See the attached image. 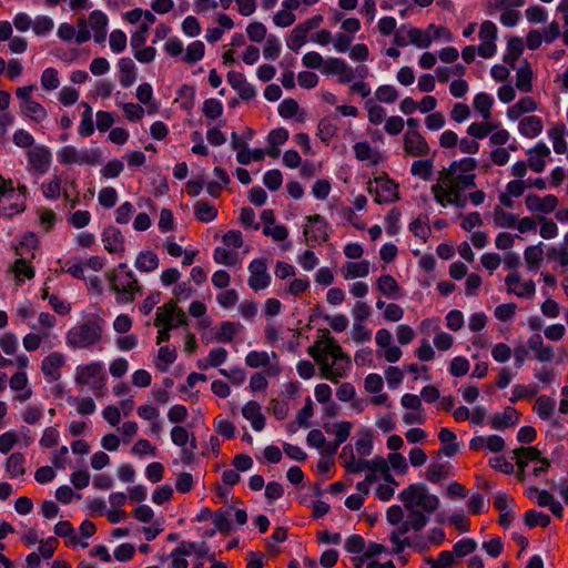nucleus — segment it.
<instances>
[{"label": "nucleus", "instance_id": "6e6d98bb", "mask_svg": "<svg viewBox=\"0 0 568 568\" xmlns=\"http://www.w3.org/2000/svg\"><path fill=\"white\" fill-rule=\"evenodd\" d=\"M176 359V352L174 348H170L169 346H162L159 349L158 358L155 362V366L159 371L165 372L169 366L173 364Z\"/></svg>", "mask_w": 568, "mask_h": 568}, {"label": "nucleus", "instance_id": "3c124183", "mask_svg": "<svg viewBox=\"0 0 568 568\" xmlns=\"http://www.w3.org/2000/svg\"><path fill=\"white\" fill-rule=\"evenodd\" d=\"M308 32L301 26L296 24L286 39V45L293 51H298L307 42Z\"/></svg>", "mask_w": 568, "mask_h": 568}, {"label": "nucleus", "instance_id": "37998d69", "mask_svg": "<svg viewBox=\"0 0 568 568\" xmlns=\"http://www.w3.org/2000/svg\"><path fill=\"white\" fill-rule=\"evenodd\" d=\"M307 353L320 366L321 376L325 379L333 377L328 366V358L322 352V345L315 343V345L308 347Z\"/></svg>", "mask_w": 568, "mask_h": 568}, {"label": "nucleus", "instance_id": "4468645a", "mask_svg": "<svg viewBox=\"0 0 568 568\" xmlns=\"http://www.w3.org/2000/svg\"><path fill=\"white\" fill-rule=\"evenodd\" d=\"M507 293L519 298L532 300L536 294V285L532 280L521 281L518 272H510L505 277Z\"/></svg>", "mask_w": 568, "mask_h": 568}, {"label": "nucleus", "instance_id": "7ed1b4c3", "mask_svg": "<svg viewBox=\"0 0 568 568\" xmlns=\"http://www.w3.org/2000/svg\"><path fill=\"white\" fill-rule=\"evenodd\" d=\"M104 321L91 317L72 326L65 334V343L72 348H89L102 339Z\"/></svg>", "mask_w": 568, "mask_h": 568}, {"label": "nucleus", "instance_id": "39448f33", "mask_svg": "<svg viewBox=\"0 0 568 568\" xmlns=\"http://www.w3.org/2000/svg\"><path fill=\"white\" fill-rule=\"evenodd\" d=\"M398 498L407 511H420L426 516L433 514L439 507V499L436 495L428 493L424 484H412L398 495Z\"/></svg>", "mask_w": 568, "mask_h": 568}, {"label": "nucleus", "instance_id": "473e14b6", "mask_svg": "<svg viewBox=\"0 0 568 568\" xmlns=\"http://www.w3.org/2000/svg\"><path fill=\"white\" fill-rule=\"evenodd\" d=\"M371 264L367 260L359 262H347L342 267V275L345 280H354L357 277H365L369 274Z\"/></svg>", "mask_w": 568, "mask_h": 568}, {"label": "nucleus", "instance_id": "49530a36", "mask_svg": "<svg viewBox=\"0 0 568 568\" xmlns=\"http://www.w3.org/2000/svg\"><path fill=\"white\" fill-rule=\"evenodd\" d=\"M434 161L433 160H417L410 165V174L419 178L423 181H429L433 178Z\"/></svg>", "mask_w": 568, "mask_h": 568}, {"label": "nucleus", "instance_id": "f03ea898", "mask_svg": "<svg viewBox=\"0 0 568 568\" xmlns=\"http://www.w3.org/2000/svg\"><path fill=\"white\" fill-rule=\"evenodd\" d=\"M428 516L422 511H408L406 519L395 525L389 535V540L394 545L393 554H400L406 547L422 550L426 548V542H422V537L410 539L406 536L410 530L418 532L428 524Z\"/></svg>", "mask_w": 568, "mask_h": 568}, {"label": "nucleus", "instance_id": "cd10ccee", "mask_svg": "<svg viewBox=\"0 0 568 568\" xmlns=\"http://www.w3.org/2000/svg\"><path fill=\"white\" fill-rule=\"evenodd\" d=\"M528 347L535 353V357L539 362H550L554 358V349L550 345L544 344L539 334L532 335L528 342Z\"/></svg>", "mask_w": 568, "mask_h": 568}, {"label": "nucleus", "instance_id": "f8f14e48", "mask_svg": "<svg viewBox=\"0 0 568 568\" xmlns=\"http://www.w3.org/2000/svg\"><path fill=\"white\" fill-rule=\"evenodd\" d=\"M277 355L275 352H272L271 354H268L267 352H264V351H252V352H248L245 356V364L251 367V368H260V367H264V372H266V374L270 376V377H275L277 375H280L281 373V366L277 362H271V358H276Z\"/></svg>", "mask_w": 568, "mask_h": 568}, {"label": "nucleus", "instance_id": "20e7f679", "mask_svg": "<svg viewBox=\"0 0 568 568\" xmlns=\"http://www.w3.org/2000/svg\"><path fill=\"white\" fill-rule=\"evenodd\" d=\"M317 344L322 345V352L328 358V366L334 377L327 378L332 383H338L339 379L347 376L352 367V362L348 355H346L338 342L329 334L325 332L323 338L317 341Z\"/></svg>", "mask_w": 568, "mask_h": 568}, {"label": "nucleus", "instance_id": "5701e85b", "mask_svg": "<svg viewBox=\"0 0 568 568\" xmlns=\"http://www.w3.org/2000/svg\"><path fill=\"white\" fill-rule=\"evenodd\" d=\"M432 194L438 204L443 207L447 205H456L457 207H464L466 205V197L463 195L464 191L442 192L439 185H432Z\"/></svg>", "mask_w": 568, "mask_h": 568}, {"label": "nucleus", "instance_id": "7c9ffc66", "mask_svg": "<svg viewBox=\"0 0 568 568\" xmlns=\"http://www.w3.org/2000/svg\"><path fill=\"white\" fill-rule=\"evenodd\" d=\"M229 353L223 347H215L210 351L209 355L197 361L199 369L205 371L210 367H219L227 359Z\"/></svg>", "mask_w": 568, "mask_h": 568}, {"label": "nucleus", "instance_id": "603ef678", "mask_svg": "<svg viewBox=\"0 0 568 568\" xmlns=\"http://www.w3.org/2000/svg\"><path fill=\"white\" fill-rule=\"evenodd\" d=\"M497 124L485 120L483 122H474L468 129L467 133L478 140L485 139L497 129Z\"/></svg>", "mask_w": 568, "mask_h": 568}, {"label": "nucleus", "instance_id": "6ab92c4d", "mask_svg": "<svg viewBox=\"0 0 568 568\" xmlns=\"http://www.w3.org/2000/svg\"><path fill=\"white\" fill-rule=\"evenodd\" d=\"M351 429V422H339L337 430L335 432V440L325 443L324 446L320 448L322 457L332 459V457L337 453L338 447L349 437Z\"/></svg>", "mask_w": 568, "mask_h": 568}, {"label": "nucleus", "instance_id": "aec40b11", "mask_svg": "<svg viewBox=\"0 0 568 568\" xmlns=\"http://www.w3.org/2000/svg\"><path fill=\"white\" fill-rule=\"evenodd\" d=\"M519 416L520 414L516 408L508 406L503 413H495L489 416L488 424L493 429L504 430L515 427L519 422Z\"/></svg>", "mask_w": 568, "mask_h": 568}, {"label": "nucleus", "instance_id": "9d476101", "mask_svg": "<svg viewBox=\"0 0 568 568\" xmlns=\"http://www.w3.org/2000/svg\"><path fill=\"white\" fill-rule=\"evenodd\" d=\"M24 210L22 196L14 193L13 181L0 175V216L11 217Z\"/></svg>", "mask_w": 568, "mask_h": 568}, {"label": "nucleus", "instance_id": "a211bd4d", "mask_svg": "<svg viewBox=\"0 0 568 568\" xmlns=\"http://www.w3.org/2000/svg\"><path fill=\"white\" fill-rule=\"evenodd\" d=\"M65 364V357L60 352H51L41 362V372L48 383H53L60 379L61 368Z\"/></svg>", "mask_w": 568, "mask_h": 568}, {"label": "nucleus", "instance_id": "58836bf2", "mask_svg": "<svg viewBox=\"0 0 568 568\" xmlns=\"http://www.w3.org/2000/svg\"><path fill=\"white\" fill-rule=\"evenodd\" d=\"M438 438L443 444L442 452L445 456L452 457L458 453L459 446L454 432L448 428H442L438 433Z\"/></svg>", "mask_w": 568, "mask_h": 568}, {"label": "nucleus", "instance_id": "8fccbe9b", "mask_svg": "<svg viewBox=\"0 0 568 568\" xmlns=\"http://www.w3.org/2000/svg\"><path fill=\"white\" fill-rule=\"evenodd\" d=\"M565 134L566 128L564 124H558L548 131V136L551 140L554 151L557 154H562L567 151Z\"/></svg>", "mask_w": 568, "mask_h": 568}, {"label": "nucleus", "instance_id": "0eeeda50", "mask_svg": "<svg viewBox=\"0 0 568 568\" xmlns=\"http://www.w3.org/2000/svg\"><path fill=\"white\" fill-rule=\"evenodd\" d=\"M74 382L81 386H90V389L95 396H102L106 385V375L103 364L101 362H91L85 365L77 366Z\"/></svg>", "mask_w": 568, "mask_h": 568}, {"label": "nucleus", "instance_id": "5fc2aeb1", "mask_svg": "<svg viewBox=\"0 0 568 568\" xmlns=\"http://www.w3.org/2000/svg\"><path fill=\"white\" fill-rule=\"evenodd\" d=\"M542 243L540 242L538 245H531L526 247L524 252V258L527 264L528 270L535 271L540 266L542 261Z\"/></svg>", "mask_w": 568, "mask_h": 568}, {"label": "nucleus", "instance_id": "e2e57ef3", "mask_svg": "<svg viewBox=\"0 0 568 568\" xmlns=\"http://www.w3.org/2000/svg\"><path fill=\"white\" fill-rule=\"evenodd\" d=\"M525 524L532 528V527H547L550 524V517L541 511L537 510H528L525 515Z\"/></svg>", "mask_w": 568, "mask_h": 568}, {"label": "nucleus", "instance_id": "a19ab883", "mask_svg": "<svg viewBox=\"0 0 568 568\" xmlns=\"http://www.w3.org/2000/svg\"><path fill=\"white\" fill-rule=\"evenodd\" d=\"M194 548L195 542L186 541H183L179 547L174 548L170 555L173 558L172 568H187L189 562L185 558H182V556H190Z\"/></svg>", "mask_w": 568, "mask_h": 568}, {"label": "nucleus", "instance_id": "412c9836", "mask_svg": "<svg viewBox=\"0 0 568 568\" xmlns=\"http://www.w3.org/2000/svg\"><path fill=\"white\" fill-rule=\"evenodd\" d=\"M526 207L530 212H541L545 214L551 213L558 205V200L555 195H546L540 197L536 194H528L525 199Z\"/></svg>", "mask_w": 568, "mask_h": 568}, {"label": "nucleus", "instance_id": "e433bc0d", "mask_svg": "<svg viewBox=\"0 0 568 568\" xmlns=\"http://www.w3.org/2000/svg\"><path fill=\"white\" fill-rule=\"evenodd\" d=\"M159 257L153 251H142L138 254L134 266L140 272L150 273L159 267Z\"/></svg>", "mask_w": 568, "mask_h": 568}, {"label": "nucleus", "instance_id": "a878e982", "mask_svg": "<svg viewBox=\"0 0 568 568\" xmlns=\"http://www.w3.org/2000/svg\"><path fill=\"white\" fill-rule=\"evenodd\" d=\"M242 415L251 423L254 430L261 432L265 427V417L261 413V406L257 402H247L242 408Z\"/></svg>", "mask_w": 568, "mask_h": 568}, {"label": "nucleus", "instance_id": "6e6552de", "mask_svg": "<svg viewBox=\"0 0 568 568\" xmlns=\"http://www.w3.org/2000/svg\"><path fill=\"white\" fill-rule=\"evenodd\" d=\"M110 290L116 293L119 304H129L134 301L135 294L141 292V286L132 271L121 273H108Z\"/></svg>", "mask_w": 568, "mask_h": 568}, {"label": "nucleus", "instance_id": "a18cd8bd", "mask_svg": "<svg viewBox=\"0 0 568 568\" xmlns=\"http://www.w3.org/2000/svg\"><path fill=\"white\" fill-rule=\"evenodd\" d=\"M240 327V323L231 321L222 322L214 333V338L220 343H229L237 334Z\"/></svg>", "mask_w": 568, "mask_h": 568}, {"label": "nucleus", "instance_id": "864d4df0", "mask_svg": "<svg viewBox=\"0 0 568 568\" xmlns=\"http://www.w3.org/2000/svg\"><path fill=\"white\" fill-rule=\"evenodd\" d=\"M473 104L475 110L481 114L484 120H489L491 118V106L494 104L491 95L480 92L475 95Z\"/></svg>", "mask_w": 568, "mask_h": 568}, {"label": "nucleus", "instance_id": "bf43d9fd", "mask_svg": "<svg viewBox=\"0 0 568 568\" xmlns=\"http://www.w3.org/2000/svg\"><path fill=\"white\" fill-rule=\"evenodd\" d=\"M344 548L349 554L362 556L366 550V541L362 536L354 534L345 540Z\"/></svg>", "mask_w": 568, "mask_h": 568}, {"label": "nucleus", "instance_id": "c9c22d12", "mask_svg": "<svg viewBox=\"0 0 568 568\" xmlns=\"http://www.w3.org/2000/svg\"><path fill=\"white\" fill-rule=\"evenodd\" d=\"M54 532L59 537L68 538L67 545H72V546L81 545V547H83V548L88 547V545H89L87 541H81L78 538V536L69 520L59 521L54 526Z\"/></svg>", "mask_w": 568, "mask_h": 568}, {"label": "nucleus", "instance_id": "4c0bfd02", "mask_svg": "<svg viewBox=\"0 0 568 568\" xmlns=\"http://www.w3.org/2000/svg\"><path fill=\"white\" fill-rule=\"evenodd\" d=\"M194 216L202 223H210L217 216V209L207 201L200 200L194 204Z\"/></svg>", "mask_w": 568, "mask_h": 568}, {"label": "nucleus", "instance_id": "338daca9", "mask_svg": "<svg viewBox=\"0 0 568 568\" xmlns=\"http://www.w3.org/2000/svg\"><path fill=\"white\" fill-rule=\"evenodd\" d=\"M54 28L53 20L48 16H38L33 20L32 30L37 36L50 33Z\"/></svg>", "mask_w": 568, "mask_h": 568}, {"label": "nucleus", "instance_id": "c03bdc74", "mask_svg": "<svg viewBox=\"0 0 568 568\" xmlns=\"http://www.w3.org/2000/svg\"><path fill=\"white\" fill-rule=\"evenodd\" d=\"M377 290L386 297L388 298H394L397 296V294L399 293L400 291V287L398 285V283L396 282V280L389 275V274H384V275H381L377 280Z\"/></svg>", "mask_w": 568, "mask_h": 568}, {"label": "nucleus", "instance_id": "680f3d73", "mask_svg": "<svg viewBox=\"0 0 568 568\" xmlns=\"http://www.w3.org/2000/svg\"><path fill=\"white\" fill-rule=\"evenodd\" d=\"M355 449L356 453L362 457L371 455L373 450V440L371 432H361L359 437L355 442Z\"/></svg>", "mask_w": 568, "mask_h": 568}, {"label": "nucleus", "instance_id": "f3484780", "mask_svg": "<svg viewBox=\"0 0 568 568\" xmlns=\"http://www.w3.org/2000/svg\"><path fill=\"white\" fill-rule=\"evenodd\" d=\"M404 151L414 158H423L429 154L430 148L418 130H407L404 135Z\"/></svg>", "mask_w": 568, "mask_h": 568}, {"label": "nucleus", "instance_id": "09e8293b", "mask_svg": "<svg viewBox=\"0 0 568 568\" xmlns=\"http://www.w3.org/2000/svg\"><path fill=\"white\" fill-rule=\"evenodd\" d=\"M555 407V399L542 395L536 399L534 410L541 419L547 420L552 416Z\"/></svg>", "mask_w": 568, "mask_h": 568}, {"label": "nucleus", "instance_id": "13d9d810", "mask_svg": "<svg viewBox=\"0 0 568 568\" xmlns=\"http://www.w3.org/2000/svg\"><path fill=\"white\" fill-rule=\"evenodd\" d=\"M204 51L205 47L202 41H193L187 45L183 60L189 64L196 63L204 57Z\"/></svg>", "mask_w": 568, "mask_h": 568}, {"label": "nucleus", "instance_id": "ddd939ff", "mask_svg": "<svg viewBox=\"0 0 568 568\" xmlns=\"http://www.w3.org/2000/svg\"><path fill=\"white\" fill-rule=\"evenodd\" d=\"M306 220L310 223V225H306L304 229L307 244L315 245L325 243L328 240V224L326 220L320 214L306 216Z\"/></svg>", "mask_w": 568, "mask_h": 568}, {"label": "nucleus", "instance_id": "f704fd0d", "mask_svg": "<svg viewBox=\"0 0 568 568\" xmlns=\"http://www.w3.org/2000/svg\"><path fill=\"white\" fill-rule=\"evenodd\" d=\"M79 106L83 109L78 129L79 135L82 138L91 136L94 133L93 110L91 105L84 101H82Z\"/></svg>", "mask_w": 568, "mask_h": 568}, {"label": "nucleus", "instance_id": "0e129e2a", "mask_svg": "<svg viewBox=\"0 0 568 568\" xmlns=\"http://www.w3.org/2000/svg\"><path fill=\"white\" fill-rule=\"evenodd\" d=\"M494 222L499 227L509 229L516 225L517 219L513 213L496 207L494 211Z\"/></svg>", "mask_w": 568, "mask_h": 568}, {"label": "nucleus", "instance_id": "423d86ee", "mask_svg": "<svg viewBox=\"0 0 568 568\" xmlns=\"http://www.w3.org/2000/svg\"><path fill=\"white\" fill-rule=\"evenodd\" d=\"M186 321L185 313L178 307L176 302L173 300L159 307L154 325L162 328L158 332L156 344L168 342L170 339V331L173 327L185 325Z\"/></svg>", "mask_w": 568, "mask_h": 568}, {"label": "nucleus", "instance_id": "2eb2a0df", "mask_svg": "<svg viewBox=\"0 0 568 568\" xmlns=\"http://www.w3.org/2000/svg\"><path fill=\"white\" fill-rule=\"evenodd\" d=\"M28 170L44 174L49 171L52 155L49 148L44 145H36L27 152Z\"/></svg>", "mask_w": 568, "mask_h": 568}, {"label": "nucleus", "instance_id": "4d7b16f0", "mask_svg": "<svg viewBox=\"0 0 568 568\" xmlns=\"http://www.w3.org/2000/svg\"><path fill=\"white\" fill-rule=\"evenodd\" d=\"M465 72H466V68L460 63H457L450 68L449 67H438L435 70L438 81L443 82V83L448 82L452 77H463L465 74Z\"/></svg>", "mask_w": 568, "mask_h": 568}, {"label": "nucleus", "instance_id": "4be33fe9", "mask_svg": "<svg viewBox=\"0 0 568 568\" xmlns=\"http://www.w3.org/2000/svg\"><path fill=\"white\" fill-rule=\"evenodd\" d=\"M227 82L237 91L240 98L244 101H248L256 95L255 89L246 81L244 74L241 72L230 71L227 73Z\"/></svg>", "mask_w": 568, "mask_h": 568}, {"label": "nucleus", "instance_id": "c756f323", "mask_svg": "<svg viewBox=\"0 0 568 568\" xmlns=\"http://www.w3.org/2000/svg\"><path fill=\"white\" fill-rule=\"evenodd\" d=\"M354 152L358 161H367L371 165H378L383 161L382 154L367 142H357Z\"/></svg>", "mask_w": 568, "mask_h": 568}, {"label": "nucleus", "instance_id": "bb28decb", "mask_svg": "<svg viewBox=\"0 0 568 568\" xmlns=\"http://www.w3.org/2000/svg\"><path fill=\"white\" fill-rule=\"evenodd\" d=\"M102 241L104 248L109 253L124 252V237L120 230L115 227H108L102 233Z\"/></svg>", "mask_w": 568, "mask_h": 568}, {"label": "nucleus", "instance_id": "393cba45", "mask_svg": "<svg viewBox=\"0 0 568 568\" xmlns=\"http://www.w3.org/2000/svg\"><path fill=\"white\" fill-rule=\"evenodd\" d=\"M339 458L343 462V466L351 474H357L365 469L368 470L369 460L355 459L353 447L351 445H346L343 447Z\"/></svg>", "mask_w": 568, "mask_h": 568}, {"label": "nucleus", "instance_id": "f257e3e1", "mask_svg": "<svg viewBox=\"0 0 568 568\" xmlns=\"http://www.w3.org/2000/svg\"><path fill=\"white\" fill-rule=\"evenodd\" d=\"M477 168V161L473 158H464L459 161H454L448 168H443L438 172L437 183L442 192L465 191L476 186V174L474 173Z\"/></svg>", "mask_w": 568, "mask_h": 568}, {"label": "nucleus", "instance_id": "79ce46f5", "mask_svg": "<svg viewBox=\"0 0 568 568\" xmlns=\"http://www.w3.org/2000/svg\"><path fill=\"white\" fill-rule=\"evenodd\" d=\"M26 458L21 453L11 454L6 460V470L11 478L26 474Z\"/></svg>", "mask_w": 568, "mask_h": 568}, {"label": "nucleus", "instance_id": "69168bd1", "mask_svg": "<svg viewBox=\"0 0 568 568\" xmlns=\"http://www.w3.org/2000/svg\"><path fill=\"white\" fill-rule=\"evenodd\" d=\"M41 85L47 91H52L59 88L60 80L58 71L54 68H47L41 74Z\"/></svg>", "mask_w": 568, "mask_h": 568}, {"label": "nucleus", "instance_id": "72a5a7b5", "mask_svg": "<svg viewBox=\"0 0 568 568\" xmlns=\"http://www.w3.org/2000/svg\"><path fill=\"white\" fill-rule=\"evenodd\" d=\"M544 124L539 116L529 115L523 118L519 122L518 130L519 132L529 139H534L539 135L542 131Z\"/></svg>", "mask_w": 568, "mask_h": 568}, {"label": "nucleus", "instance_id": "1a4fd4ad", "mask_svg": "<svg viewBox=\"0 0 568 568\" xmlns=\"http://www.w3.org/2000/svg\"><path fill=\"white\" fill-rule=\"evenodd\" d=\"M58 162L62 165H90L101 162V152L98 149L79 150L73 145H65L57 152Z\"/></svg>", "mask_w": 568, "mask_h": 568}, {"label": "nucleus", "instance_id": "9b49d317", "mask_svg": "<svg viewBox=\"0 0 568 568\" xmlns=\"http://www.w3.org/2000/svg\"><path fill=\"white\" fill-rule=\"evenodd\" d=\"M367 191L374 195L378 204L392 203L398 200V185L387 174L368 182Z\"/></svg>", "mask_w": 568, "mask_h": 568}, {"label": "nucleus", "instance_id": "dca6fc26", "mask_svg": "<svg viewBox=\"0 0 568 568\" xmlns=\"http://www.w3.org/2000/svg\"><path fill=\"white\" fill-rule=\"evenodd\" d=\"M250 277L248 286L257 292L266 288L271 283V276L267 273V265L264 258H255L248 265Z\"/></svg>", "mask_w": 568, "mask_h": 568}, {"label": "nucleus", "instance_id": "b1692460", "mask_svg": "<svg viewBox=\"0 0 568 568\" xmlns=\"http://www.w3.org/2000/svg\"><path fill=\"white\" fill-rule=\"evenodd\" d=\"M108 16L101 10H94L89 14V24L97 43H103L108 33Z\"/></svg>", "mask_w": 568, "mask_h": 568}, {"label": "nucleus", "instance_id": "c85d7f7f", "mask_svg": "<svg viewBox=\"0 0 568 568\" xmlns=\"http://www.w3.org/2000/svg\"><path fill=\"white\" fill-rule=\"evenodd\" d=\"M120 84L130 88L136 81V67L131 58H121L118 62Z\"/></svg>", "mask_w": 568, "mask_h": 568}, {"label": "nucleus", "instance_id": "ea45409f", "mask_svg": "<svg viewBox=\"0 0 568 568\" xmlns=\"http://www.w3.org/2000/svg\"><path fill=\"white\" fill-rule=\"evenodd\" d=\"M516 88L524 93L532 91V70L527 61L517 70Z\"/></svg>", "mask_w": 568, "mask_h": 568}, {"label": "nucleus", "instance_id": "052dcab7", "mask_svg": "<svg viewBox=\"0 0 568 568\" xmlns=\"http://www.w3.org/2000/svg\"><path fill=\"white\" fill-rule=\"evenodd\" d=\"M202 112L205 118L215 120L223 113V104L220 100L210 98L203 102Z\"/></svg>", "mask_w": 568, "mask_h": 568}, {"label": "nucleus", "instance_id": "de8ad7c7", "mask_svg": "<svg viewBox=\"0 0 568 568\" xmlns=\"http://www.w3.org/2000/svg\"><path fill=\"white\" fill-rule=\"evenodd\" d=\"M408 43L418 48L426 49L432 44L430 33L427 30H422L415 27L407 28Z\"/></svg>", "mask_w": 568, "mask_h": 568}, {"label": "nucleus", "instance_id": "774afa93", "mask_svg": "<svg viewBox=\"0 0 568 568\" xmlns=\"http://www.w3.org/2000/svg\"><path fill=\"white\" fill-rule=\"evenodd\" d=\"M454 555L448 550H444L439 554V556L434 558L426 559V565L429 568H452L454 565Z\"/></svg>", "mask_w": 568, "mask_h": 568}, {"label": "nucleus", "instance_id": "2f4dec72", "mask_svg": "<svg viewBox=\"0 0 568 568\" xmlns=\"http://www.w3.org/2000/svg\"><path fill=\"white\" fill-rule=\"evenodd\" d=\"M20 112L24 118L36 123H41L48 116L45 108L36 100L29 101L24 104H20Z\"/></svg>", "mask_w": 568, "mask_h": 568}]
</instances>
